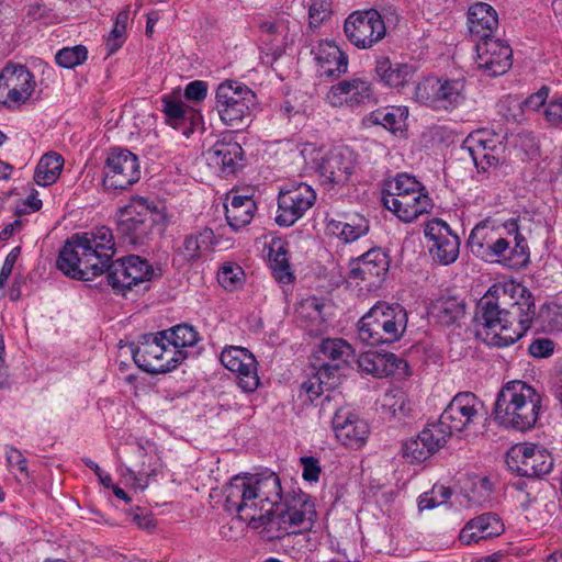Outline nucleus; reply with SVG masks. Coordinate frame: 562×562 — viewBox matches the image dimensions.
Returning a JSON list of instances; mask_svg holds the SVG:
<instances>
[{
	"label": "nucleus",
	"instance_id": "f257e3e1",
	"mask_svg": "<svg viewBox=\"0 0 562 562\" xmlns=\"http://www.w3.org/2000/svg\"><path fill=\"white\" fill-rule=\"evenodd\" d=\"M536 316L529 290L520 284H493L476 304V336L488 347H508L521 338Z\"/></svg>",
	"mask_w": 562,
	"mask_h": 562
},
{
	"label": "nucleus",
	"instance_id": "f03ea898",
	"mask_svg": "<svg viewBox=\"0 0 562 562\" xmlns=\"http://www.w3.org/2000/svg\"><path fill=\"white\" fill-rule=\"evenodd\" d=\"M223 495L225 509L254 529L268 528L283 499L280 477L271 471L236 475L224 486Z\"/></svg>",
	"mask_w": 562,
	"mask_h": 562
},
{
	"label": "nucleus",
	"instance_id": "7ed1b4c3",
	"mask_svg": "<svg viewBox=\"0 0 562 562\" xmlns=\"http://www.w3.org/2000/svg\"><path fill=\"white\" fill-rule=\"evenodd\" d=\"M114 254L112 231L101 226L69 237L59 251L56 266L71 279L89 281L104 273L106 262Z\"/></svg>",
	"mask_w": 562,
	"mask_h": 562
},
{
	"label": "nucleus",
	"instance_id": "20e7f679",
	"mask_svg": "<svg viewBox=\"0 0 562 562\" xmlns=\"http://www.w3.org/2000/svg\"><path fill=\"white\" fill-rule=\"evenodd\" d=\"M542 397L520 380L507 382L499 390L493 409L494 420L503 428L526 432L535 428Z\"/></svg>",
	"mask_w": 562,
	"mask_h": 562
},
{
	"label": "nucleus",
	"instance_id": "39448f33",
	"mask_svg": "<svg viewBox=\"0 0 562 562\" xmlns=\"http://www.w3.org/2000/svg\"><path fill=\"white\" fill-rule=\"evenodd\" d=\"M407 325V313L400 304L378 302L359 322V338L371 347L398 341Z\"/></svg>",
	"mask_w": 562,
	"mask_h": 562
},
{
	"label": "nucleus",
	"instance_id": "423d86ee",
	"mask_svg": "<svg viewBox=\"0 0 562 562\" xmlns=\"http://www.w3.org/2000/svg\"><path fill=\"white\" fill-rule=\"evenodd\" d=\"M158 225H166L165 215L151 209L144 199L135 200L120 211L117 229L133 245H143Z\"/></svg>",
	"mask_w": 562,
	"mask_h": 562
},
{
	"label": "nucleus",
	"instance_id": "0eeeda50",
	"mask_svg": "<svg viewBox=\"0 0 562 562\" xmlns=\"http://www.w3.org/2000/svg\"><path fill=\"white\" fill-rule=\"evenodd\" d=\"M255 98V93L246 85L225 80L216 89L215 108L227 126L240 128L250 117Z\"/></svg>",
	"mask_w": 562,
	"mask_h": 562
},
{
	"label": "nucleus",
	"instance_id": "6e6552de",
	"mask_svg": "<svg viewBox=\"0 0 562 562\" xmlns=\"http://www.w3.org/2000/svg\"><path fill=\"white\" fill-rule=\"evenodd\" d=\"M108 283L115 293L125 295L126 291L132 290L134 285L150 281L155 277L161 276V270L156 273L155 269L146 259L137 255H130L117 260L106 262Z\"/></svg>",
	"mask_w": 562,
	"mask_h": 562
},
{
	"label": "nucleus",
	"instance_id": "1a4fd4ad",
	"mask_svg": "<svg viewBox=\"0 0 562 562\" xmlns=\"http://www.w3.org/2000/svg\"><path fill=\"white\" fill-rule=\"evenodd\" d=\"M344 31L349 42L362 49L372 47L386 34L382 14L375 9L351 13L345 21Z\"/></svg>",
	"mask_w": 562,
	"mask_h": 562
},
{
	"label": "nucleus",
	"instance_id": "9d476101",
	"mask_svg": "<svg viewBox=\"0 0 562 562\" xmlns=\"http://www.w3.org/2000/svg\"><path fill=\"white\" fill-rule=\"evenodd\" d=\"M315 200V191L306 183L285 186L279 192L276 223L284 227L293 225L313 206Z\"/></svg>",
	"mask_w": 562,
	"mask_h": 562
},
{
	"label": "nucleus",
	"instance_id": "9b49d317",
	"mask_svg": "<svg viewBox=\"0 0 562 562\" xmlns=\"http://www.w3.org/2000/svg\"><path fill=\"white\" fill-rule=\"evenodd\" d=\"M483 403L471 392L458 393L439 417L436 426L449 432V438L454 431H462L479 419V408Z\"/></svg>",
	"mask_w": 562,
	"mask_h": 562
},
{
	"label": "nucleus",
	"instance_id": "f8f14e48",
	"mask_svg": "<svg viewBox=\"0 0 562 562\" xmlns=\"http://www.w3.org/2000/svg\"><path fill=\"white\" fill-rule=\"evenodd\" d=\"M140 178L138 158L127 149H113L104 167L103 184L108 189L125 190Z\"/></svg>",
	"mask_w": 562,
	"mask_h": 562
},
{
	"label": "nucleus",
	"instance_id": "ddd939ff",
	"mask_svg": "<svg viewBox=\"0 0 562 562\" xmlns=\"http://www.w3.org/2000/svg\"><path fill=\"white\" fill-rule=\"evenodd\" d=\"M513 453L508 465L520 476L542 477L553 468L552 454L541 446L524 443L517 446Z\"/></svg>",
	"mask_w": 562,
	"mask_h": 562
},
{
	"label": "nucleus",
	"instance_id": "4468645a",
	"mask_svg": "<svg viewBox=\"0 0 562 562\" xmlns=\"http://www.w3.org/2000/svg\"><path fill=\"white\" fill-rule=\"evenodd\" d=\"M425 237L432 243L429 246V254L436 262L448 266L458 259L460 239L445 221H429L425 227Z\"/></svg>",
	"mask_w": 562,
	"mask_h": 562
},
{
	"label": "nucleus",
	"instance_id": "2eb2a0df",
	"mask_svg": "<svg viewBox=\"0 0 562 562\" xmlns=\"http://www.w3.org/2000/svg\"><path fill=\"white\" fill-rule=\"evenodd\" d=\"M300 508L296 505H290L288 497L281 501L279 510L273 515L268 531L277 530L279 533L274 538L296 533V528L306 530L312 526L313 506L306 501H299Z\"/></svg>",
	"mask_w": 562,
	"mask_h": 562
},
{
	"label": "nucleus",
	"instance_id": "dca6fc26",
	"mask_svg": "<svg viewBox=\"0 0 562 562\" xmlns=\"http://www.w3.org/2000/svg\"><path fill=\"white\" fill-rule=\"evenodd\" d=\"M476 65L486 75L496 77L504 75L513 65V49L501 40L490 37L477 42Z\"/></svg>",
	"mask_w": 562,
	"mask_h": 562
},
{
	"label": "nucleus",
	"instance_id": "f3484780",
	"mask_svg": "<svg viewBox=\"0 0 562 562\" xmlns=\"http://www.w3.org/2000/svg\"><path fill=\"white\" fill-rule=\"evenodd\" d=\"M448 438L449 432L442 431L435 424H429L416 438H412L403 445V457L411 463L424 462L439 451Z\"/></svg>",
	"mask_w": 562,
	"mask_h": 562
},
{
	"label": "nucleus",
	"instance_id": "a211bd4d",
	"mask_svg": "<svg viewBox=\"0 0 562 562\" xmlns=\"http://www.w3.org/2000/svg\"><path fill=\"white\" fill-rule=\"evenodd\" d=\"M34 85L33 75L23 65H7L0 71V98H5V102H25Z\"/></svg>",
	"mask_w": 562,
	"mask_h": 562
},
{
	"label": "nucleus",
	"instance_id": "6ab92c4d",
	"mask_svg": "<svg viewBox=\"0 0 562 562\" xmlns=\"http://www.w3.org/2000/svg\"><path fill=\"white\" fill-rule=\"evenodd\" d=\"M390 259L380 248H372L350 262L349 278L376 286L389 271Z\"/></svg>",
	"mask_w": 562,
	"mask_h": 562
},
{
	"label": "nucleus",
	"instance_id": "aec40b11",
	"mask_svg": "<svg viewBox=\"0 0 562 562\" xmlns=\"http://www.w3.org/2000/svg\"><path fill=\"white\" fill-rule=\"evenodd\" d=\"M374 78L384 87L401 91L414 81L416 67L409 63L392 60L389 56H378L373 69Z\"/></svg>",
	"mask_w": 562,
	"mask_h": 562
},
{
	"label": "nucleus",
	"instance_id": "412c9836",
	"mask_svg": "<svg viewBox=\"0 0 562 562\" xmlns=\"http://www.w3.org/2000/svg\"><path fill=\"white\" fill-rule=\"evenodd\" d=\"M331 424L336 438L344 446L359 448L368 438L369 426L367 422L349 409H338L333 417Z\"/></svg>",
	"mask_w": 562,
	"mask_h": 562
},
{
	"label": "nucleus",
	"instance_id": "4be33fe9",
	"mask_svg": "<svg viewBox=\"0 0 562 562\" xmlns=\"http://www.w3.org/2000/svg\"><path fill=\"white\" fill-rule=\"evenodd\" d=\"M372 97L371 83L361 78L341 80L330 87L326 94L327 102L334 108L362 104Z\"/></svg>",
	"mask_w": 562,
	"mask_h": 562
},
{
	"label": "nucleus",
	"instance_id": "5701e85b",
	"mask_svg": "<svg viewBox=\"0 0 562 562\" xmlns=\"http://www.w3.org/2000/svg\"><path fill=\"white\" fill-rule=\"evenodd\" d=\"M358 368L375 378H385L395 373H406L407 362L396 353H347Z\"/></svg>",
	"mask_w": 562,
	"mask_h": 562
},
{
	"label": "nucleus",
	"instance_id": "b1692460",
	"mask_svg": "<svg viewBox=\"0 0 562 562\" xmlns=\"http://www.w3.org/2000/svg\"><path fill=\"white\" fill-rule=\"evenodd\" d=\"M356 158L349 148H340L329 151L318 165L321 177L334 184H345L353 172Z\"/></svg>",
	"mask_w": 562,
	"mask_h": 562
},
{
	"label": "nucleus",
	"instance_id": "393cba45",
	"mask_svg": "<svg viewBox=\"0 0 562 562\" xmlns=\"http://www.w3.org/2000/svg\"><path fill=\"white\" fill-rule=\"evenodd\" d=\"M161 105L166 123L175 130L181 131L187 137H189L194 132L195 126L201 123V114L180 99L167 94L162 95Z\"/></svg>",
	"mask_w": 562,
	"mask_h": 562
},
{
	"label": "nucleus",
	"instance_id": "a878e982",
	"mask_svg": "<svg viewBox=\"0 0 562 562\" xmlns=\"http://www.w3.org/2000/svg\"><path fill=\"white\" fill-rule=\"evenodd\" d=\"M199 339L198 330L192 325L183 323L156 334H143L139 337V342L142 345H155L166 351L169 345L176 349L193 347Z\"/></svg>",
	"mask_w": 562,
	"mask_h": 562
},
{
	"label": "nucleus",
	"instance_id": "bb28decb",
	"mask_svg": "<svg viewBox=\"0 0 562 562\" xmlns=\"http://www.w3.org/2000/svg\"><path fill=\"white\" fill-rule=\"evenodd\" d=\"M382 203L385 209L393 212L405 223L413 222L432 209V201L426 189L418 191L416 194L400 196V199H393L392 195H382Z\"/></svg>",
	"mask_w": 562,
	"mask_h": 562
},
{
	"label": "nucleus",
	"instance_id": "cd10ccee",
	"mask_svg": "<svg viewBox=\"0 0 562 562\" xmlns=\"http://www.w3.org/2000/svg\"><path fill=\"white\" fill-rule=\"evenodd\" d=\"M222 364L236 373L238 386L246 393L255 392L259 385L255 353H220Z\"/></svg>",
	"mask_w": 562,
	"mask_h": 562
},
{
	"label": "nucleus",
	"instance_id": "c85d7f7f",
	"mask_svg": "<svg viewBox=\"0 0 562 562\" xmlns=\"http://www.w3.org/2000/svg\"><path fill=\"white\" fill-rule=\"evenodd\" d=\"M313 53L319 78L336 79L347 72L348 56L335 44L322 42Z\"/></svg>",
	"mask_w": 562,
	"mask_h": 562
},
{
	"label": "nucleus",
	"instance_id": "c756f323",
	"mask_svg": "<svg viewBox=\"0 0 562 562\" xmlns=\"http://www.w3.org/2000/svg\"><path fill=\"white\" fill-rule=\"evenodd\" d=\"M243 155L244 150L237 142L226 140L225 138L217 140L205 153L209 165L217 168L225 175L236 171Z\"/></svg>",
	"mask_w": 562,
	"mask_h": 562
},
{
	"label": "nucleus",
	"instance_id": "7c9ffc66",
	"mask_svg": "<svg viewBox=\"0 0 562 562\" xmlns=\"http://www.w3.org/2000/svg\"><path fill=\"white\" fill-rule=\"evenodd\" d=\"M468 24L471 36L477 43L492 37L498 24L497 14L490 4L480 2L470 7Z\"/></svg>",
	"mask_w": 562,
	"mask_h": 562
},
{
	"label": "nucleus",
	"instance_id": "2f4dec72",
	"mask_svg": "<svg viewBox=\"0 0 562 562\" xmlns=\"http://www.w3.org/2000/svg\"><path fill=\"white\" fill-rule=\"evenodd\" d=\"M135 364L149 374H162L175 370L187 353H131Z\"/></svg>",
	"mask_w": 562,
	"mask_h": 562
},
{
	"label": "nucleus",
	"instance_id": "473e14b6",
	"mask_svg": "<svg viewBox=\"0 0 562 562\" xmlns=\"http://www.w3.org/2000/svg\"><path fill=\"white\" fill-rule=\"evenodd\" d=\"M214 237L213 231L207 227L196 234L187 235L182 246L177 249V254L186 262L196 261L203 251L212 248Z\"/></svg>",
	"mask_w": 562,
	"mask_h": 562
},
{
	"label": "nucleus",
	"instance_id": "72a5a7b5",
	"mask_svg": "<svg viewBox=\"0 0 562 562\" xmlns=\"http://www.w3.org/2000/svg\"><path fill=\"white\" fill-rule=\"evenodd\" d=\"M437 109H454L465 100V80L463 78H439Z\"/></svg>",
	"mask_w": 562,
	"mask_h": 562
},
{
	"label": "nucleus",
	"instance_id": "f704fd0d",
	"mask_svg": "<svg viewBox=\"0 0 562 562\" xmlns=\"http://www.w3.org/2000/svg\"><path fill=\"white\" fill-rule=\"evenodd\" d=\"M432 316L443 326L457 324L465 314V303L457 296H440L432 304Z\"/></svg>",
	"mask_w": 562,
	"mask_h": 562
},
{
	"label": "nucleus",
	"instance_id": "c9c22d12",
	"mask_svg": "<svg viewBox=\"0 0 562 562\" xmlns=\"http://www.w3.org/2000/svg\"><path fill=\"white\" fill-rule=\"evenodd\" d=\"M256 210L255 201L249 196H233L231 203L225 205V217L228 225L234 229L248 225Z\"/></svg>",
	"mask_w": 562,
	"mask_h": 562
},
{
	"label": "nucleus",
	"instance_id": "e433bc0d",
	"mask_svg": "<svg viewBox=\"0 0 562 562\" xmlns=\"http://www.w3.org/2000/svg\"><path fill=\"white\" fill-rule=\"evenodd\" d=\"M63 166L64 159L59 154L50 151L43 155L35 168L34 181L42 187L55 183Z\"/></svg>",
	"mask_w": 562,
	"mask_h": 562
},
{
	"label": "nucleus",
	"instance_id": "4c0bfd02",
	"mask_svg": "<svg viewBox=\"0 0 562 562\" xmlns=\"http://www.w3.org/2000/svg\"><path fill=\"white\" fill-rule=\"evenodd\" d=\"M407 116L408 109L406 106H385L371 112L367 121L375 125H382L394 133L402 130Z\"/></svg>",
	"mask_w": 562,
	"mask_h": 562
},
{
	"label": "nucleus",
	"instance_id": "58836bf2",
	"mask_svg": "<svg viewBox=\"0 0 562 562\" xmlns=\"http://www.w3.org/2000/svg\"><path fill=\"white\" fill-rule=\"evenodd\" d=\"M272 274L278 282L290 283L293 280L288 251L282 244L273 243L269 251Z\"/></svg>",
	"mask_w": 562,
	"mask_h": 562
},
{
	"label": "nucleus",
	"instance_id": "ea45409f",
	"mask_svg": "<svg viewBox=\"0 0 562 562\" xmlns=\"http://www.w3.org/2000/svg\"><path fill=\"white\" fill-rule=\"evenodd\" d=\"M496 235L497 232L486 222L475 225L468 239V245L472 254L481 259L486 258L488 252L485 251L491 246Z\"/></svg>",
	"mask_w": 562,
	"mask_h": 562
},
{
	"label": "nucleus",
	"instance_id": "a19ab883",
	"mask_svg": "<svg viewBox=\"0 0 562 562\" xmlns=\"http://www.w3.org/2000/svg\"><path fill=\"white\" fill-rule=\"evenodd\" d=\"M381 407L393 416L401 418L409 414L412 402L405 391L394 387L383 394Z\"/></svg>",
	"mask_w": 562,
	"mask_h": 562
},
{
	"label": "nucleus",
	"instance_id": "79ce46f5",
	"mask_svg": "<svg viewBox=\"0 0 562 562\" xmlns=\"http://www.w3.org/2000/svg\"><path fill=\"white\" fill-rule=\"evenodd\" d=\"M327 307L328 305L324 299L310 296L301 302L296 313L300 318L318 326L326 322L325 310Z\"/></svg>",
	"mask_w": 562,
	"mask_h": 562
},
{
	"label": "nucleus",
	"instance_id": "37998d69",
	"mask_svg": "<svg viewBox=\"0 0 562 562\" xmlns=\"http://www.w3.org/2000/svg\"><path fill=\"white\" fill-rule=\"evenodd\" d=\"M334 227L346 243H351L368 233L369 223L364 217L355 215L349 222L334 223Z\"/></svg>",
	"mask_w": 562,
	"mask_h": 562
},
{
	"label": "nucleus",
	"instance_id": "c03bdc74",
	"mask_svg": "<svg viewBox=\"0 0 562 562\" xmlns=\"http://www.w3.org/2000/svg\"><path fill=\"white\" fill-rule=\"evenodd\" d=\"M387 191H383L382 195H392L393 199L400 196L412 195L418 191L425 190V187L413 176L407 173L397 175Z\"/></svg>",
	"mask_w": 562,
	"mask_h": 562
},
{
	"label": "nucleus",
	"instance_id": "a18cd8bd",
	"mask_svg": "<svg viewBox=\"0 0 562 562\" xmlns=\"http://www.w3.org/2000/svg\"><path fill=\"white\" fill-rule=\"evenodd\" d=\"M470 527L480 532L484 539L499 536L504 530V525L496 514L486 513L470 520Z\"/></svg>",
	"mask_w": 562,
	"mask_h": 562
},
{
	"label": "nucleus",
	"instance_id": "49530a36",
	"mask_svg": "<svg viewBox=\"0 0 562 562\" xmlns=\"http://www.w3.org/2000/svg\"><path fill=\"white\" fill-rule=\"evenodd\" d=\"M260 30L268 36V41L274 44L277 48L288 41L289 22L284 19L276 21H266L260 24Z\"/></svg>",
	"mask_w": 562,
	"mask_h": 562
},
{
	"label": "nucleus",
	"instance_id": "de8ad7c7",
	"mask_svg": "<svg viewBox=\"0 0 562 562\" xmlns=\"http://www.w3.org/2000/svg\"><path fill=\"white\" fill-rule=\"evenodd\" d=\"M88 56V50L83 45H76L74 47H64L55 55L56 63L63 68H74L82 64Z\"/></svg>",
	"mask_w": 562,
	"mask_h": 562
},
{
	"label": "nucleus",
	"instance_id": "09e8293b",
	"mask_svg": "<svg viewBox=\"0 0 562 562\" xmlns=\"http://www.w3.org/2000/svg\"><path fill=\"white\" fill-rule=\"evenodd\" d=\"M130 19V11L128 8L121 11L115 19L114 27L111 31L108 42H106V48L109 50V54L115 53L123 44L125 37V30L127 25V21Z\"/></svg>",
	"mask_w": 562,
	"mask_h": 562
},
{
	"label": "nucleus",
	"instance_id": "8fccbe9b",
	"mask_svg": "<svg viewBox=\"0 0 562 562\" xmlns=\"http://www.w3.org/2000/svg\"><path fill=\"white\" fill-rule=\"evenodd\" d=\"M438 82L437 77H427L422 81L417 82L415 87L414 98L416 101L425 104L437 106V94H438Z\"/></svg>",
	"mask_w": 562,
	"mask_h": 562
},
{
	"label": "nucleus",
	"instance_id": "3c124183",
	"mask_svg": "<svg viewBox=\"0 0 562 562\" xmlns=\"http://www.w3.org/2000/svg\"><path fill=\"white\" fill-rule=\"evenodd\" d=\"M244 270L238 265H225L218 271V282L225 289L233 291L243 284Z\"/></svg>",
	"mask_w": 562,
	"mask_h": 562
},
{
	"label": "nucleus",
	"instance_id": "603ef678",
	"mask_svg": "<svg viewBox=\"0 0 562 562\" xmlns=\"http://www.w3.org/2000/svg\"><path fill=\"white\" fill-rule=\"evenodd\" d=\"M310 27L317 29L331 14L330 0H311L308 4Z\"/></svg>",
	"mask_w": 562,
	"mask_h": 562
},
{
	"label": "nucleus",
	"instance_id": "864d4df0",
	"mask_svg": "<svg viewBox=\"0 0 562 562\" xmlns=\"http://www.w3.org/2000/svg\"><path fill=\"white\" fill-rule=\"evenodd\" d=\"M469 154L479 170L486 171L487 168L496 166L499 161L496 151L484 150V148H468Z\"/></svg>",
	"mask_w": 562,
	"mask_h": 562
},
{
	"label": "nucleus",
	"instance_id": "5fc2aeb1",
	"mask_svg": "<svg viewBox=\"0 0 562 562\" xmlns=\"http://www.w3.org/2000/svg\"><path fill=\"white\" fill-rule=\"evenodd\" d=\"M543 117L550 126H562V94L550 99L543 110Z\"/></svg>",
	"mask_w": 562,
	"mask_h": 562
},
{
	"label": "nucleus",
	"instance_id": "6e6d98bb",
	"mask_svg": "<svg viewBox=\"0 0 562 562\" xmlns=\"http://www.w3.org/2000/svg\"><path fill=\"white\" fill-rule=\"evenodd\" d=\"M341 355L342 353H329L330 362H323L318 367H316V364L313 363V367L317 369L316 373L319 375L321 380L323 379L327 383L330 379H334L336 376V373L340 369L338 360Z\"/></svg>",
	"mask_w": 562,
	"mask_h": 562
},
{
	"label": "nucleus",
	"instance_id": "4d7b16f0",
	"mask_svg": "<svg viewBox=\"0 0 562 562\" xmlns=\"http://www.w3.org/2000/svg\"><path fill=\"white\" fill-rule=\"evenodd\" d=\"M300 462L303 465V479L307 482H317L322 472L318 459L314 457H302Z\"/></svg>",
	"mask_w": 562,
	"mask_h": 562
},
{
	"label": "nucleus",
	"instance_id": "13d9d810",
	"mask_svg": "<svg viewBox=\"0 0 562 562\" xmlns=\"http://www.w3.org/2000/svg\"><path fill=\"white\" fill-rule=\"evenodd\" d=\"M550 88L542 86L537 92L530 94L522 103L525 111H538L541 106L547 105L546 101L549 97Z\"/></svg>",
	"mask_w": 562,
	"mask_h": 562
},
{
	"label": "nucleus",
	"instance_id": "bf43d9fd",
	"mask_svg": "<svg viewBox=\"0 0 562 562\" xmlns=\"http://www.w3.org/2000/svg\"><path fill=\"white\" fill-rule=\"evenodd\" d=\"M21 254V247H14L5 257L2 268L0 270V289L7 284L9 277L12 273L13 267Z\"/></svg>",
	"mask_w": 562,
	"mask_h": 562
},
{
	"label": "nucleus",
	"instance_id": "052dcab7",
	"mask_svg": "<svg viewBox=\"0 0 562 562\" xmlns=\"http://www.w3.org/2000/svg\"><path fill=\"white\" fill-rule=\"evenodd\" d=\"M207 95V83L202 80L191 81L184 89L186 99L194 102L204 100Z\"/></svg>",
	"mask_w": 562,
	"mask_h": 562
},
{
	"label": "nucleus",
	"instance_id": "680f3d73",
	"mask_svg": "<svg viewBox=\"0 0 562 562\" xmlns=\"http://www.w3.org/2000/svg\"><path fill=\"white\" fill-rule=\"evenodd\" d=\"M326 382L319 379V375L316 373L313 378L304 381L301 384V391L304 392L310 401H314L323 393V384Z\"/></svg>",
	"mask_w": 562,
	"mask_h": 562
},
{
	"label": "nucleus",
	"instance_id": "e2e57ef3",
	"mask_svg": "<svg viewBox=\"0 0 562 562\" xmlns=\"http://www.w3.org/2000/svg\"><path fill=\"white\" fill-rule=\"evenodd\" d=\"M5 459L9 468L16 467L21 473L27 474V461L20 450L7 447Z\"/></svg>",
	"mask_w": 562,
	"mask_h": 562
},
{
	"label": "nucleus",
	"instance_id": "0e129e2a",
	"mask_svg": "<svg viewBox=\"0 0 562 562\" xmlns=\"http://www.w3.org/2000/svg\"><path fill=\"white\" fill-rule=\"evenodd\" d=\"M128 516H131L132 521H134L139 528L146 530L155 528V521L145 508L137 507L136 510H131Z\"/></svg>",
	"mask_w": 562,
	"mask_h": 562
},
{
	"label": "nucleus",
	"instance_id": "69168bd1",
	"mask_svg": "<svg viewBox=\"0 0 562 562\" xmlns=\"http://www.w3.org/2000/svg\"><path fill=\"white\" fill-rule=\"evenodd\" d=\"M473 145L469 146V148H484V150L488 151H497V149H502V142H496L493 138H488L486 133H479L476 137L472 138Z\"/></svg>",
	"mask_w": 562,
	"mask_h": 562
},
{
	"label": "nucleus",
	"instance_id": "338daca9",
	"mask_svg": "<svg viewBox=\"0 0 562 562\" xmlns=\"http://www.w3.org/2000/svg\"><path fill=\"white\" fill-rule=\"evenodd\" d=\"M510 251H512V248H510L509 241L506 238L498 236L494 261L510 266L512 265Z\"/></svg>",
	"mask_w": 562,
	"mask_h": 562
},
{
	"label": "nucleus",
	"instance_id": "774afa93",
	"mask_svg": "<svg viewBox=\"0 0 562 562\" xmlns=\"http://www.w3.org/2000/svg\"><path fill=\"white\" fill-rule=\"evenodd\" d=\"M515 241H516V245L514 248H512V251H510L512 258L518 257L520 259V261L518 263L526 262L529 254H528V246H527L525 238L517 233L515 236Z\"/></svg>",
	"mask_w": 562,
	"mask_h": 562
}]
</instances>
